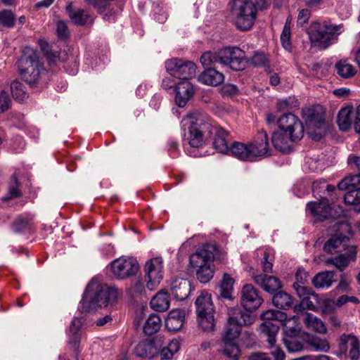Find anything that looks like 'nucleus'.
I'll list each match as a JSON object with an SVG mask.
<instances>
[{
    "instance_id": "nucleus-27",
    "label": "nucleus",
    "mask_w": 360,
    "mask_h": 360,
    "mask_svg": "<svg viewBox=\"0 0 360 360\" xmlns=\"http://www.w3.org/2000/svg\"><path fill=\"white\" fill-rule=\"evenodd\" d=\"M356 250L354 246H351L350 249L342 253L334 259H328L326 261V264L334 265L340 271H343L347 267L350 260L355 257Z\"/></svg>"
},
{
    "instance_id": "nucleus-30",
    "label": "nucleus",
    "mask_w": 360,
    "mask_h": 360,
    "mask_svg": "<svg viewBox=\"0 0 360 360\" xmlns=\"http://www.w3.org/2000/svg\"><path fill=\"white\" fill-rule=\"evenodd\" d=\"M304 116L306 121L310 126L320 128L325 120L324 113L321 108H308Z\"/></svg>"
},
{
    "instance_id": "nucleus-36",
    "label": "nucleus",
    "mask_w": 360,
    "mask_h": 360,
    "mask_svg": "<svg viewBox=\"0 0 360 360\" xmlns=\"http://www.w3.org/2000/svg\"><path fill=\"white\" fill-rule=\"evenodd\" d=\"M273 304L277 308L288 309L292 305L293 301L290 295L279 291L275 294L272 299Z\"/></svg>"
},
{
    "instance_id": "nucleus-25",
    "label": "nucleus",
    "mask_w": 360,
    "mask_h": 360,
    "mask_svg": "<svg viewBox=\"0 0 360 360\" xmlns=\"http://www.w3.org/2000/svg\"><path fill=\"white\" fill-rule=\"evenodd\" d=\"M185 322V311L181 309L171 311L165 321L166 328L171 331H178L184 326Z\"/></svg>"
},
{
    "instance_id": "nucleus-21",
    "label": "nucleus",
    "mask_w": 360,
    "mask_h": 360,
    "mask_svg": "<svg viewBox=\"0 0 360 360\" xmlns=\"http://www.w3.org/2000/svg\"><path fill=\"white\" fill-rule=\"evenodd\" d=\"M307 210L313 216L319 219H326L328 217H335V215L332 212V208L328 204V200L323 198L320 202H311L307 205Z\"/></svg>"
},
{
    "instance_id": "nucleus-6",
    "label": "nucleus",
    "mask_w": 360,
    "mask_h": 360,
    "mask_svg": "<svg viewBox=\"0 0 360 360\" xmlns=\"http://www.w3.org/2000/svg\"><path fill=\"white\" fill-rule=\"evenodd\" d=\"M255 0H231L229 3L230 10L237 28L241 31L250 30L256 19Z\"/></svg>"
},
{
    "instance_id": "nucleus-44",
    "label": "nucleus",
    "mask_w": 360,
    "mask_h": 360,
    "mask_svg": "<svg viewBox=\"0 0 360 360\" xmlns=\"http://www.w3.org/2000/svg\"><path fill=\"white\" fill-rule=\"evenodd\" d=\"M19 184L17 177L13 174L8 186V193L2 199L4 201L21 196L22 193L18 188Z\"/></svg>"
},
{
    "instance_id": "nucleus-50",
    "label": "nucleus",
    "mask_w": 360,
    "mask_h": 360,
    "mask_svg": "<svg viewBox=\"0 0 360 360\" xmlns=\"http://www.w3.org/2000/svg\"><path fill=\"white\" fill-rule=\"evenodd\" d=\"M240 334V327L236 325H229L227 323L226 330L224 333L223 341L233 342V340L239 337Z\"/></svg>"
},
{
    "instance_id": "nucleus-52",
    "label": "nucleus",
    "mask_w": 360,
    "mask_h": 360,
    "mask_svg": "<svg viewBox=\"0 0 360 360\" xmlns=\"http://www.w3.org/2000/svg\"><path fill=\"white\" fill-rule=\"evenodd\" d=\"M347 192L344 195V200L346 204L360 205V188L347 189Z\"/></svg>"
},
{
    "instance_id": "nucleus-45",
    "label": "nucleus",
    "mask_w": 360,
    "mask_h": 360,
    "mask_svg": "<svg viewBox=\"0 0 360 360\" xmlns=\"http://www.w3.org/2000/svg\"><path fill=\"white\" fill-rule=\"evenodd\" d=\"M224 344L223 354L229 358L228 360H238L240 354L238 347L234 342L223 341Z\"/></svg>"
},
{
    "instance_id": "nucleus-13",
    "label": "nucleus",
    "mask_w": 360,
    "mask_h": 360,
    "mask_svg": "<svg viewBox=\"0 0 360 360\" xmlns=\"http://www.w3.org/2000/svg\"><path fill=\"white\" fill-rule=\"evenodd\" d=\"M162 259L161 257L152 258L146 263L145 273L148 281L146 287L152 290L162 279Z\"/></svg>"
},
{
    "instance_id": "nucleus-47",
    "label": "nucleus",
    "mask_w": 360,
    "mask_h": 360,
    "mask_svg": "<svg viewBox=\"0 0 360 360\" xmlns=\"http://www.w3.org/2000/svg\"><path fill=\"white\" fill-rule=\"evenodd\" d=\"M261 253L262 257L261 259V266L264 273H270L273 269L274 256L268 251L258 250L257 255Z\"/></svg>"
},
{
    "instance_id": "nucleus-35",
    "label": "nucleus",
    "mask_w": 360,
    "mask_h": 360,
    "mask_svg": "<svg viewBox=\"0 0 360 360\" xmlns=\"http://www.w3.org/2000/svg\"><path fill=\"white\" fill-rule=\"evenodd\" d=\"M161 319L155 314H150L143 326V331L147 335L157 333L161 327Z\"/></svg>"
},
{
    "instance_id": "nucleus-33",
    "label": "nucleus",
    "mask_w": 360,
    "mask_h": 360,
    "mask_svg": "<svg viewBox=\"0 0 360 360\" xmlns=\"http://www.w3.org/2000/svg\"><path fill=\"white\" fill-rule=\"evenodd\" d=\"M156 352L154 342L146 340L139 342L134 349V354L139 357L150 359Z\"/></svg>"
},
{
    "instance_id": "nucleus-42",
    "label": "nucleus",
    "mask_w": 360,
    "mask_h": 360,
    "mask_svg": "<svg viewBox=\"0 0 360 360\" xmlns=\"http://www.w3.org/2000/svg\"><path fill=\"white\" fill-rule=\"evenodd\" d=\"M359 185H360V174L345 177L338 183V188L341 191L358 189Z\"/></svg>"
},
{
    "instance_id": "nucleus-49",
    "label": "nucleus",
    "mask_w": 360,
    "mask_h": 360,
    "mask_svg": "<svg viewBox=\"0 0 360 360\" xmlns=\"http://www.w3.org/2000/svg\"><path fill=\"white\" fill-rule=\"evenodd\" d=\"M291 19L288 18L281 35V41L283 48L286 50L291 49L290 43V24Z\"/></svg>"
},
{
    "instance_id": "nucleus-18",
    "label": "nucleus",
    "mask_w": 360,
    "mask_h": 360,
    "mask_svg": "<svg viewBox=\"0 0 360 360\" xmlns=\"http://www.w3.org/2000/svg\"><path fill=\"white\" fill-rule=\"evenodd\" d=\"M349 238L342 234L331 236L324 244L323 250L330 254L341 253L350 249Z\"/></svg>"
},
{
    "instance_id": "nucleus-57",
    "label": "nucleus",
    "mask_w": 360,
    "mask_h": 360,
    "mask_svg": "<svg viewBox=\"0 0 360 360\" xmlns=\"http://www.w3.org/2000/svg\"><path fill=\"white\" fill-rule=\"evenodd\" d=\"M276 336H274V341L272 343L268 342L271 354L274 356L275 360H284L285 354L283 351L276 345Z\"/></svg>"
},
{
    "instance_id": "nucleus-14",
    "label": "nucleus",
    "mask_w": 360,
    "mask_h": 360,
    "mask_svg": "<svg viewBox=\"0 0 360 360\" xmlns=\"http://www.w3.org/2000/svg\"><path fill=\"white\" fill-rule=\"evenodd\" d=\"M259 291L251 284L245 285L241 291V305L246 311H254L259 308L263 302Z\"/></svg>"
},
{
    "instance_id": "nucleus-40",
    "label": "nucleus",
    "mask_w": 360,
    "mask_h": 360,
    "mask_svg": "<svg viewBox=\"0 0 360 360\" xmlns=\"http://www.w3.org/2000/svg\"><path fill=\"white\" fill-rule=\"evenodd\" d=\"M179 342L172 340L167 347L162 349L160 354V360H173V356L179 351Z\"/></svg>"
},
{
    "instance_id": "nucleus-29",
    "label": "nucleus",
    "mask_w": 360,
    "mask_h": 360,
    "mask_svg": "<svg viewBox=\"0 0 360 360\" xmlns=\"http://www.w3.org/2000/svg\"><path fill=\"white\" fill-rule=\"evenodd\" d=\"M82 320L79 318H75L72 321L69 332V344L72 346L74 350H77L78 349L79 342H80V335L79 331L82 326Z\"/></svg>"
},
{
    "instance_id": "nucleus-58",
    "label": "nucleus",
    "mask_w": 360,
    "mask_h": 360,
    "mask_svg": "<svg viewBox=\"0 0 360 360\" xmlns=\"http://www.w3.org/2000/svg\"><path fill=\"white\" fill-rule=\"evenodd\" d=\"M56 33L59 39L65 40L69 37V30L64 21H58L56 24Z\"/></svg>"
},
{
    "instance_id": "nucleus-48",
    "label": "nucleus",
    "mask_w": 360,
    "mask_h": 360,
    "mask_svg": "<svg viewBox=\"0 0 360 360\" xmlns=\"http://www.w3.org/2000/svg\"><path fill=\"white\" fill-rule=\"evenodd\" d=\"M293 288L296 291L297 295L302 299L304 297L312 296L313 300L316 302L318 301V296L315 294L314 291L311 288L305 286L304 285H300L298 283L293 284Z\"/></svg>"
},
{
    "instance_id": "nucleus-38",
    "label": "nucleus",
    "mask_w": 360,
    "mask_h": 360,
    "mask_svg": "<svg viewBox=\"0 0 360 360\" xmlns=\"http://www.w3.org/2000/svg\"><path fill=\"white\" fill-rule=\"evenodd\" d=\"M288 141H290V137L282 131L274 132L271 136V142L275 148L282 152L288 150Z\"/></svg>"
},
{
    "instance_id": "nucleus-23",
    "label": "nucleus",
    "mask_w": 360,
    "mask_h": 360,
    "mask_svg": "<svg viewBox=\"0 0 360 360\" xmlns=\"http://www.w3.org/2000/svg\"><path fill=\"white\" fill-rule=\"evenodd\" d=\"M254 281L264 291L272 293L281 288L279 278L274 276L252 274Z\"/></svg>"
},
{
    "instance_id": "nucleus-4",
    "label": "nucleus",
    "mask_w": 360,
    "mask_h": 360,
    "mask_svg": "<svg viewBox=\"0 0 360 360\" xmlns=\"http://www.w3.org/2000/svg\"><path fill=\"white\" fill-rule=\"evenodd\" d=\"M269 144L267 133L264 130L258 131L252 141L245 144L233 142L231 145V155L248 162H254L269 155Z\"/></svg>"
},
{
    "instance_id": "nucleus-56",
    "label": "nucleus",
    "mask_w": 360,
    "mask_h": 360,
    "mask_svg": "<svg viewBox=\"0 0 360 360\" xmlns=\"http://www.w3.org/2000/svg\"><path fill=\"white\" fill-rule=\"evenodd\" d=\"M311 345L316 350L323 352H327L330 348L328 342L326 339H322L319 338H312L311 340Z\"/></svg>"
},
{
    "instance_id": "nucleus-60",
    "label": "nucleus",
    "mask_w": 360,
    "mask_h": 360,
    "mask_svg": "<svg viewBox=\"0 0 360 360\" xmlns=\"http://www.w3.org/2000/svg\"><path fill=\"white\" fill-rule=\"evenodd\" d=\"M30 227V222L25 219H18L13 224V230L17 233H21Z\"/></svg>"
},
{
    "instance_id": "nucleus-11",
    "label": "nucleus",
    "mask_w": 360,
    "mask_h": 360,
    "mask_svg": "<svg viewBox=\"0 0 360 360\" xmlns=\"http://www.w3.org/2000/svg\"><path fill=\"white\" fill-rule=\"evenodd\" d=\"M281 131L287 134L291 141L300 140L304 134V127L300 119L292 113H286L277 120Z\"/></svg>"
},
{
    "instance_id": "nucleus-62",
    "label": "nucleus",
    "mask_w": 360,
    "mask_h": 360,
    "mask_svg": "<svg viewBox=\"0 0 360 360\" xmlns=\"http://www.w3.org/2000/svg\"><path fill=\"white\" fill-rule=\"evenodd\" d=\"M221 92L224 96H233L238 93V87L233 84L226 83L221 86Z\"/></svg>"
},
{
    "instance_id": "nucleus-8",
    "label": "nucleus",
    "mask_w": 360,
    "mask_h": 360,
    "mask_svg": "<svg viewBox=\"0 0 360 360\" xmlns=\"http://www.w3.org/2000/svg\"><path fill=\"white\" fill-rule=\"evenodd\" d=\"M342 27V25H336L327 22L320 23L314 21L310 24L307 33L312 44L321 49H326L330 44L334 35L339 34L338 32Z\"/></svg>"
},
{
    "instance_id": "nucleus-22",
    "label": "nucleus",
    "mask_w": 360,
    "mask_h": 360,
    "mask_svg": "<svg viewBox=\"0 0 360 360\" xmlns=\"http://www.w3.org/2000/svg\"><path fill=\"white\" fill-rule=\"evenodd\" d=\"M175 91V101L179 107L185 106L195 91L194 87L189 79L181 81L176 85Z\"/></svg>"
},
{
    "instance_id": "nucleus-7",
    "label": "nucleus",
    "mask_w": 360,
    "mask_h": 360,
    "mask_svg": "<svg viewBox=\"0 0 360 360\" xmlns=\"http://www.w3.org/2000/svg\"><path fill=\"white\" fill-rule=\"evenodd\" d=\"M40 67L37 52L30 47L25 48L18 61L22 79L30 85L36 84L40 77Z\"/></svg>"
},
{
    "instance_id": "nucleus-53",
    "label": "nucleus",
    "mask_w": 360,
    "mask_h": 360,
    "mask_svg": "<svg viewBox=\"0 0 360 360\" xmlns=\"http://www.w3.org/2000/svg\"><path fill=\"white\" fill-rule=\"evenodd\" d=\"M311 299H313L312 296H307L302 298L300 303L294 307L295 312L300 313L305 309L314 310L316 307L314 302Z\"/></svg>"
},
{
    "instance_id": "nucleus-28",
    "label": "nucleus",
    "mask_w": 360,
    "mask_h": 360,
    "mask_svg": "<svg viewBox=\"0 0 360 360\" xmlns=\"http://www.w3.org/2000/svg\"><path fill=\"white\" fill-rule=\"evenodd\" d=\"M66 12L72 23L77 25H85L89 18L86 11L81 8H74L71 3L66 6Z\"/></svg>"
},
{
    "instance_id": "nucleus-2",
    "label": "nucleus",
    "mask_w": 360,
    "mask_h": 360,
    "mask_svg": "<svg viewBox=\"0 0 360 360\" xmlns=\"http://www.w3.org/2000/svg\"><path fill=\"white\" fill-rule=\"evenodd\" d=\"M245 52L236 47H224L216 52L207 51L200 57V62L205 68L216 69L217 67H227L235 71L245 68Z\"/></svg>"
},
{
    "instance_id": "nucleus-32",
    "label": "nucleus",
    "mask_w": 360,
    "mask_h": 360,
    "mask_svg": "<svg viewBox=\"0 0 360 360\" xmlns=\"http://www.w3.org/2000/svg\"><path fill=\"white\" fill-rule=\"evenodd\" d=\"M334 271L319 273L313 278L312 283L317 288H329L334 281Z\"/></svg>"
},
{
    "instance_id": "nucleus-61",
    "label": "nucleus",
    "mask_w": 360,
    "mask_h": 360,
    "mask_svg": "<svg viewBox=\"0 0 360 360\" xmlns=\"http://www.w3.org/2000/svg\"><path fill=\"white\" fill-rule=\"evenodd\" d=\"M311 16V12L307 8H303L300 11L297 16V23L300 26H303L308 22Z\"/></svg>"
},
{
    "instance_id": "nucleus-1",
    "label": "nucleus",
    "mask_w": 360,
    "mask_h": 360,
    "mask_svg": "<svg viewBox=\"0 0 360 360\" xmlns=\"http://www.w3.org/2000/svg\"><path fill=\"white\" fill-rule=\"evenodd\" d=\"M117 298V290L115 288L92 280L84 293L79 309L83 313L95 311L98 308L112 304Z\"/></svg>"
},
{
    "instance_id": "nucleus-51",
    "label": "nucleus",
    "mask_w": 360,
    "mask_h": 360,
    "mask_svg": "<svg viewBox=\"0 0 360 360\" xmlns=\"http://www.w3.org/2000/svg\"><path fill=\"white\" fill-rule=\"evenodd\" d=\"M15 22V15L9 10L0 11V25L6 27H12Z\"/></svg>"
},
{
    "instance_id": "nucleus-64",
    "label": "nucleus",
    "mask_w": 360,
    "mask_h": 360,
    "mask_svg": "<svg viewBox=\"0 0 360 360\" xmlns=\"http://www.w3.org/2000/svg\"><path fill=\"white\" fill-rule=\"evenodd\" d=\"M309 275L304 269H299L296 273V282L300 285H304L308 280Z\"/></svg>"
},
{
    "instance_id": "nucleus-12",
    "label": "nucleus",
    "mask_w": 360,
    "mask_h": 360,
    "mask_svg": "<svg viewBox=\"0 0 360 360\" xmlns=\"http://www.w3.org/2000/svg\"><path fill=\"white\" fill-rule=\"evenodd\" d=\"M165 68L172 77L188 80L195 75L196 66L191 61H184L179 58H172L165 62Z\"/></svg>"
},
{
    "instance_id": "nucleus-3",
    "label": "nucleus",
    "mask_w": 360,
    "mask_h": 360,
    "mask_svg": "<svg viewBox=\"0 0 360 360\" xmlns=\"http://www.w3.org/2000/svg\"><path fill=\"white\" fill-rule=\"evenodd\" d=\"M184 136L193 148L201 147L211 136L212 124L206 115L200 112L187 114L181 120Z\"/></svg>"
},
{
    "instance_id": "nucleus-39",
    "label": "nucleus",
    "mask_w": 360,
    "mask_h": 360,
    "mask_svg": "<svg viewBox=\"0 0 360 360\" xmlns=\"http://www.w3.org/2000/svg\"><path fill=\"white\" fill-rule=\"evenodd\" d=\"M352 108H342L338 115V124L342 131H347L352 126Z\"/></svg>"
},
{
    "instance_id": "nucleus-20",
    "label": "nucleus",
    "mask_w": 360,
    "mask_h": 360,
    "mask_svg": "<svg viewBox=\"0 0 360 360\" xmlns=\"http://www.w3.org/2000/svg\"><path fill=\"white\" fill-rule=\"evenodd\" d=\"M190 292L191 284L186 279L175 278L169 284L168 292L176 300H184L188 297Z\"/></svg>"
},
{
    "instance_id": "nucleus-9",
    "label": "nucleus",
    "mask_w": 360,
    "mask_h": 360,
    "mask_svg": "<svg viewBox=\"0 0 360 360\" xmlns=\"http://www.w3.org/2000/svg\"><path fill=\"white\" fill-rule=\"evenodd\" d=\"M261 319L264 322L260 325V331L263 336L266 338V341L272 343L274 341V336H276L280 328L279 325L274 323V321L281 323L285 321L287 315L281 311L269 309L261 314Z\"/></svg>"
},
{
    "instance_id": "nucleus-55",
    "label": "nucleus",
    "mask_w": 360,
    "mask_h": 360,
    "mask_svg": "<svg viewBox=\"0 0 360 360\" xmlns=\"http://www.w3.org/2000/svg\"><path fill=\"white\" fill-rule=\"evenodd\" d=\"M297 101L292 97H288L285 99L279 100L277 102V108L279 111L292 109L293 108H297Z\"/></svg>"
},
{
    "instance_id": "nucleus-31",
    "label": "nucleus",
    "mask_w": 360,
    "mask_h": 360,
    "mask_svg": "<svg viewBox=\"0 0 360 360\" xmlns=\"http://www.w3.org/2000/svg\"><path fill=\"white\" fill-rule=\"evenodd\" d=\"M168 293V291L166 290H162L158 292L150 301L151 307L157 311L167 310L169 307Z\"/></svg>"
},
{
    "instance_id": "nucleus-59",
    "label": "nucleus",
    "mask_w": 360,
    "mask_h": 360,
    "mask_svg": "<svg viewBox=\"0 0 360 360\" xmlns=\"http://www.w3.org/2000/svg\"><path fill=\"white\" fill-rule=\"evenodd\" d=\"M11 105V99L8 94L2 91L0 93V112L8 110Z\"/></svg>"
},
{
    "instance_id": "nucleus-54",
    "label": "nucleus",
    "mask_w": 360,
    "mask_h": 360,
    "mask_svg": "<svg viewBox=\"0 0 360 360\" xmlns=\"http://www.w3.org/2000/svg\"><path fill=\"white\" fill-rule=\"evenodd\" d=\"M250 62L255 67L269 68V60L264 53L255 52L251 57Z\"/></svg>"
},
{
    "instance_id": "nucleus-16",
    "label": "nucleus",
    "mask_w": 360,
    "mask_h": 360,
    "mask_svg": "<svg viewBox=\"0 0 360 360\" xmlns=\"http://www.w3.org/2000/svg\"><path fill=\"white\" fill-rule=\"evenodd\" d=\"M299 328H287L285 331L283 342L289 352H300L303 349V342Z\"/></svg>"
},
{
    "instance_id": "nucleus-5",
    "label": "nucleus",
    "mask_w": 360,
    "mask_h": 360,
    "mask_svg": "<svg viewBox=\"0 0 360 360\" xmlns=\"http://www.w3.org/2000/svg\"><path fill=\"white\" fill-rule=\"evenodd\" d=\"M214 246L206 245L190 256V269L195 273L200 283H207L213 278L214 269L211 264L214 259Z\"/></svg>"
},
{
    "instance_id": "nucleus-34",
    "label": "nucleus",
    "mask_w": 360,
    "mask_h": 360,
    "mask_svg": "<svg viewBox=\"0 0 360 360\" xmlns=\"http://www.w3.org/2000/svg\"><path fill=\"white\" fill-rule=\"evenodd\" d=\"M304 323L308 328L314 330L319 333L325 334L327 332L325 323L312 314H306Z\"/></svg>"
},
{
    "instance_id": "nucleus-63",
    "label": "nucleus",
    "mask_w": 360,
    "mask_h": 360,
    "mask_svg": "<svg viewBox=\"0 0 360 360\" xmlns=\"http://www.w3.org/2000/svg\"><path fill=\"white\" fill-rule=\"evenodd\" d=\"M326 181L325 180L316 181L313 183L312 191L315 194H319L325 192Z\"/></svg>"
},
{
    "instance_id": "nucleus-26",
    "label": "nucleus",
    "mask_w": 360,
    "mask_h": 360,
    "mask_svg": "<svg viewBox=\"0 0 360 360\" xmlns=\"http://www.w3.org/2000/svg\"><path fill=\"white\" fill-rule=\"evenodd\" d=\"M196 312L198 316L202 314H214V307L211 300V295L206 292H202L195 301Z\"/></svg>"
},
{
    "instance_id": "nucleus-46",
    "label": "nucleus",
    "mask_w": 360,
    "mask_h": 360,
    "mask_svg": "<svg viewBox=\"0 0 360 360\" xmlns=\"http://www.w3.org/2000/svg\"><path fill=\"white\" fill-rule=\"evenodd\" d=\"M198 323L200 328L205 331H212L215 326V322L213 314H202L198 316Z\"/></svg>"
},
{
    "instance_id": "nucleus-24",
    "label": "nucleus",
    "mask_w": 360,
    "mask_h": 360,
    "mask_svg": "<svg viewBox=\"0 0 360 360\" xmlns=\"http://www.w3.org/2000/svg\"><path fill=\"white\" fill-rule=\"evenodd\" d=\"M198 82L210 86H217L224 80V75L214 68H207L198 77Z\"/></svg>"
},
{
    "instance_id": "nucleus-10",
    "label": "nucleus",
    "mask_w": 360,
    "mask_h": 360,
    "mask_svg": "<svg viewBox=\"0 0 360 360\" xmlns=\"http://www.w3.org/2000/svg\"><path fill=\"white\" fill-rule=\"evenodd\" d=\"M112 275L117 279H126L136 274L139 265L131 257H120L110 263Z\"/></svg>"
},
{
    "instance_id": "nucleus-19",
    "label": "nucleus",
    "mask_w": 360,
    "mask_h": 360,
    "mask_svg": "<svg viewBox=\"0 0 360 360\" xmlns=\"http://www.w3.org/2000/svg\"><path fill=\"white\" fill-rule=\"evenodd\" d=\"M228 324L242 326H248L255 321V316L249 311H243L239 307H233L229 309L228 311Z\"/></svg>"
},
{
    "instance_id": "nucleus-43",
    "label": "nucleus",
    "mask_w": 360,
    "mask_h": 360,
    "mask_svg": "<svg viewBox=\"0 0 360 360\" xmlns=\"http://www.w3.org/2000/svg\"><path fill=\"white\" fill-rule=\"evenodd\" d=\"M234 284L233 278L228 274H224L221 284V295L225 298H230Z\"/></svg>"
},
{
    "instance_id": "nucleus-41",
    "label": "nucleus",
    "mask_w": 360,
    "mask_h": 360,
    "mask_svg": "<svg viewBox=\"0 0 360 360\" xmlns=\"http://www.w3.org/2000/svg\"><path fill=\"white\" fill-rule=\"evenodd\" d=\"M11 91L13 98L19 102L24 101L28 97L24 84L17 80L11 84Z\"/></svg>"
},
{
    "instance_id": "nucleus-15",
    "label": "nucleus",
    "mask_w": 360,
    "mask_h": 360,
    "mask_svg": "<svg viewBox=\"0 0 360 360\" xmlns=\"http://www.w3.org/2000/svg\"><path fill=\"white\" fill-rule=\"evenodd\" d=\"M348 345L350 346L349 356L352 360H357L360 356V342L352 334H342L339 339L340 356H347Z\"/></svg>"
},
{
    "instance_id": "nucleus-37",
    "label": "nucleus",
    "mask_w": 360,
    "mask_h": 360,
    "mask_svg": "<svg viewBox=\"0 0 360 360\" xmlns=\"http://www.w3.org/2000/svg\"><path fill=\"white\" fill-rule=\"evenodd\" d=\"M335 67L338 75L342 78H350L356 73V68L347 60H340Z\"/></svg>"
},
{
    "instance_id": "nucleus-17",
    "label": "nucleus",
    "mask_w": 360,
    "mask_h": 360,
    "mask_svg": "<svg viewBox=\"0 0 360 360\" xmlns=\"http://www.w3.org/2000/svg\"><path fill=\"white\" fill-rule=\"evenodd\" d=\"M211 135L214 136V148L221 153H230L231 146H229V132L222 128L212 125Z\"/></svg>"
}]
</instances>
